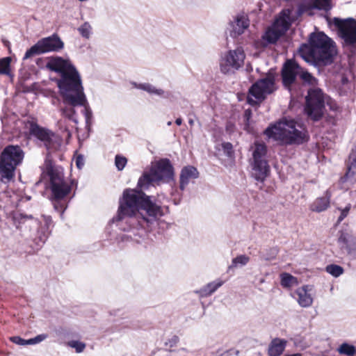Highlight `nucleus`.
Masks as SVG:
<instances>
[{"mask_svg":"<svg viewBox=\"0 0 356 356\" xmlns=\"http://www.w3.org/2000/svg\"><path fill=\"white\" fill-rule=\"evenodd\" d=\"M149 188H126L122 197L120 199L117 214L111 222L122 221L126 217L129 222H138V225L143 227V224L147 226L153 224L165 215L164 209L168 212V207H161L156 197L147 195L143 191Z\"/></svg>","mask_w":356,"mask_h":356,"instance_id":"1","label":"nucleus"},{"mask_svg":"<svg viewBox=\"0 0 356 356\" xmlns=\"http://www.w3.org/2000/svg\"><path fill=\"white\" fill-rule=\"evenodd\" d=\"M47 59L45 67L47 70L60 76L55 81L63 103L72 106H83L87 103L80 74L71 60L59 56H49Z\"/></svg>","mask_w":356,"mask_h":356,"instance_id":"2","label":"nucleus"},{"mask_svg":"<svg viewBox=\"0 0 356 356\" xmlns=\"http://www.w3.org/2000/svg\"><path fill=\"white\" fill-rule=\"evenodd\" d=\"M298 52L306 63L317 68L318 73L332 65L338 54L335 42L323 31L311 33L307 42L302 43Z\"/></svg>","mask_w":356,"mask_h":356,"instance_id":"3","label":"nucleus"},{"mask_svg":"<svg viewBox=\"0 0 356 356\" xmlns=\"http://www.w3.org/2000/svg\"><path fill=\"white\" fill-rule=\"evenodd\" d=\"M44 163L45 172L49 178L48 188L51 191L50 200L54 209L60 212V217H63L69 202L67 196L74 186L77 188L78 182L73 179L67 183L65 179L63 168L61 166H55L48 157L45 159Z\"/></svg>","mask_w":356,"mask_h":356,"instance_id":"4","label":"nucleus"},{"mask_svg":"<svg viewBox=\"0 0 356 356\" xmlns=\"http://www.w3.org/2000/svg\"><path fill=\"white\" fill-rule=\"evenodd\" d=\"M297 126L298 124L296 120L283 117L270 124L264 134L268 138L279 140L286 145H303L309 140L310 137L306 129L299 130Z\"/></svg>","mask_w":356,"mask_h":356,"instance_id":"5","label":"nucleus"},{"mask_svg":"<svg viewBox=\"0 0 356 356\" xmlns=\"http://www.w3.org/2000/svg\"><path fill=\"white\" fill-rule=\"evenodd\" d=\"M175 168L170 160L162 158L151 166L149 171H144L138 180V188H149L152 183L175 182Z\"/></svg>","mask_w":356,"mask_h":356,"instance_id":"6","label":"nucleus"},{"mask_svg":"<svg viewBox=\"0 0 356 356\" xmlns=\"http://www.w3.org/2000/svg\"><path fill=\"white\" fill-rule=\"evenodd\" d=\"M24 157V152L18 145H6L0 154V178L10 181L15 176V171Z\"/></svg>","mask_w":356,"mask_h":356,"instance_id":"7","label":"nucleus"},{"mask_svg":"<svg viewBox=\"0 0 356 356\" xmlns=\"http://www.w3.org/2000/svg\"><path fill=\"white\" fill-rule=\"evenodd\" d=\"M332 24L337 30L338 36L342 40V47L348 53V56L356 54V19L353 17L341 19L334 17Z\"/></svg>","mask_w":356,"mask_h":356,"instance_id":"8","label":"nucleus"},{"mask_svg":"<svg viewBox=\"0 0 356 356\" xmlns=\"http://www.w3.org/2000/svg\"><path fill=\"white\" fill-rule=\"evenodd\" d=\"M325 99L319 88H310L305 97V113L314 122H318L324 115Z\"/></svg>","mask_w":356,"mask_h":356,"instance_id":"9","label":"nucleus"},{"mask_svg":"<svg viewBox=\"0 0 356 356\" xmlns=\"http://www.w3.org/2000/svg\"><path fill=\"white\" fill-rule=\"evenodd\" d=\"M64 46L65 44L60 37L58 33H54L50 36L40 39L29 48L24 55L23 60L49 52H58L64 48Z\"/></svg>","mask_w":356,"mask_h":356,"instance_id":"10","label":"nucleus"},{"mask_svg":"<svg viewBox=\"0 0 356 356\" xmlns=\"http://www.w3.org/2000/svg\"><path fill=\"white\" fill-rule=\"evenodd\" d=\"M275 74L269 71L265 77L259 79L251 85L248 89V95L259 101H264L267 95L272 94L275 90Z\"/></svg>","mask_w":356,"mask_h":356,"instance_id":"11","label":"nucleus"},{"mask_svg":"<svg viewBox=\"0 0 356 356\" xmlns=\"http://www.w3.org/2000/svg\"><path fill=\"white\" fill-rule=\"evenodd\" d=\"M302 70V67L294 58H289L283 63L280 75L282 83L284 88L291 91L297 84V77Z\"/></svg>","mask_w":356,"mask_h":356,"instance_id":"12","label":"nucleus"},{"mask_svg":"<svg viewBox=\"0 0 356 356\" xmlns=\"http://www.w3.org/2000/svg\"><path fill=\"white\" fill-rule=\"evenodd\" d=\"M29 132L31 136L42 142L48 151L54 148V143L53 140L55 136L54 132L46 127L39 125L34 121H29Z\"/></svg>","mask_w":356,"mask_h":356,"instance_id":"13","label":"nucleus"},{"mask_svg":"<svg viewBox=\"0 0 356 356\" xmlns=\"http://www.w3.org/2000/svg\"><path fill=\"white\" fill-rule=\"evenodd\" d=\"M349 163L347 165V170L345 175L340 177L339 184L356 183V146H355L349 154Z\"/></svg>","mask_w":356,"mask_h":356,"instance_id":"14","label":"nucleus"},{"mask_svg":"<svg viewBox=\"0 0 356 356\" xmlns=\"http://www.w3.org/2000/svg\"><path fill=\"white\" fill-rule=\"evenodd\" d=\"M252 177L257 181L263 183L270 175V168L267 160L253 161Z\"/></svg>","mask_w":356,"mask_h":356,"instance_id":"15","label":"nucleus"},{"mask_svg":"<svg viewBox=\"0 0 356 356\" xmlns=\"http://www.w3.org/2000/svg\"><path fill=\"white\" fill-rule=\"evenodd\" d=\"M199 176L200 173L195 166L188 165L183 167L179 176V189L184 191L190 179H197Z\"/></svg>","mask_w":356,"mask_h":356,"instance_id":"16","label":"nucleus"},{"mask_svg":"<svg viewBox=\"0 0 356 356\" xmlns=\"http://www.w3.org/2000/svg\"><path fill=\"white\" fill-rule=\"evenodd\" d=\"M229 26L232 29L229 31V36L236 38L242 35L245 30L249 27V20L243 15H237L234 22H230Z\"/></svg>","mask_w":356,"mask_h":356,"instance_id":"17","label":"nucleus"},{"mask_svg":"<svg viewBox=\"0 0 356 356\" xmlns=\"http://www.w3.org/2000/svg\"><path fill=\"white\" fill-rule=\"evenodd\" d=\"M293 20L291 18L289 10H282L275 19L273 26L281 31L284 35L288 31L292 25Z\"/></svg>","mask_w":356,"mask_h":356,"instance_id":"18","label":"nucleus"},{"mask_svg":"<svg viewBox=\"0 0 356 356\" xmlns=\"http://www.w3.org/2000/svg\"><path fill=\"white\" fill-rule=\"evenodd\" d=\"M131 85L137 89L146 91L149 94L155 95L162 99H169L172 94L170 91H165L161 88H156L155 86L149 83H138L136 82H131Z\"/></svg>","mask_w":356,"mask_h":356,"instance_id":"19","label":"nucleus"},{"mask_svg":"<svg viewBox=\"0 0 356 356\" xmlns=\"http://www.w3.org/2000/svg\"><path fill=\"white\" fill-rule=\"evenodd\" d=\"M245 55L241 50H229L225 55V60L227 65L238 69L241 66V63L243 61Z\"/></svg>","mask_w":356,"mask_h":356,"instance_id":"20","label":"nucleus"},{"mask_svg":"<svg viewBox=\"0 0 356 356\" xmlns=\"http://www.w3.org/2000/svg\"><path fill=\"white\" fill-rule=\"evenodd\" d=\"M286 343V340L284 339H273L268 345V355L269 356H280L285 350Z\"/></svg>","mask_w":356,"mask_h":356,"instance_id":"21","label":"nucleus"},{"mask_svg":"<svg viewBox=\"0 0 356 356\" xmlns=\"http://www.w3.org/2000/svg\"><path fill=\"white\" fill-rule=\"evenodd\" d=\"M282 35L284 34L281 33V31L273 26L268 29L261 37L262 40L265 42L264 47L268 44H275Z\"/></svg>","mask_w":356,"mask_h":356,"instance_id":"22","label":"nucleus"},{"mask_svg":"<svg viewBox=\"0 0 356 356\" xmlns=\"http://www.w3.org/2000/svg\"><path fill=\"white\" fill-rule=\"evenodd\" d=\"M330 192L329 191H326L323 197H318L314 201L312 204L311 209L317 213L325 211L330 207Z\"/></svg>","mask_w":356,"mask_h":356,"instance_id":"23","label":"nucleus"},{"mask_svg":"<svg viewBox=\"0 0 356 356\" xmlns=\"http://www.w3.org/2000/svg\"><path fill=\"white\" fill-rule=\"evenodd\" d=\"M222 284L223 282L221 280L211 282L195 292L198 294L200 298L207 297L213 293Z\"/></svg>","mask_w":356,"mask_h":356,"instance_id":"24","label":"nucleus"},{"mask_svg":"<svg viewBox=\"0 0 356 356\" xmlns=\"http://www.w3.org/2000/svg\"><path fill=\"white\" fill-rule=\"evenodd\" d=\"M254 149L252 152L253 161L266 160L265 159L268 153L267 145L264 143L257 142L254 143Z\"/></svg>","mask_w":356,"mask_h":356,"instance_id":"25","label":"nucleus"},{"mask_svg":"<svg viewBox=\"0 0 356 356\" xmlns=\"http://www.w3.org/2000/svg\"><path fill=\"white\" fill-rule=\"evenodd\" d=\"M298 77L305 85L315 87L318 84V80L312 73L309 72L307 69L302 67Z\"/></svg>","mask_w":356,"mask_h":356,"instance_id":"26","label":"nucleus"},{"mask_svg":"<svg viewBox=\"0 0 356 356\" xmlns=\"http://www.w3.org/2000/svg\"><path fill=\"white\" fill-rule=\"evenodd\" d=\"M307 9L329 11L332 9L331 0H310Z\"/></svg>","mask_w":356,"mask_h":356,"instance_id":"27","label":"nucleus"},{"mask_svg":"<svg viewBox=\"0 0 356 356\" xmlns=\"http://www.w3.org/2000/svg\"><path fill=\"white\" fill-rule=\"evenodd\" d=\"M305 289H298L296 293L298 296V303L302 307H308L312 305L313 298L309 293H307Z\"/></svg>","mask_w":356,"mask_h":356,"instance_id":"28","label":"nucleus"},{"mask_svg":"<svg viewBox=\"0 0 356 356\" xmlns=\"http://www.w3.org/2000/svg\"><path fill=\"white\" fill-rule=\"evenodd\" d=\"M49 234L50 232L46 231L44 227H40L38 230L36 236L33 238V243H35L37 249H40L42 247L47 240Z\"/></svg>","mask_w":356,"mask_h":356,"instance_id":"29","label":"nucleus"},{"mask_svg":"<svg viewBox=\"0 0 356 356\" xmlns=\"http://www.w3.org/2000/svg\"><path fill=\"white\" fill-rule=\"evenodd\" d=\"M337 351L343 355L354 356L356 354V347L348 342L342 343L337 348Z\"/></svg>","mask_w":356,"mask_h":356,"instance_id":"30","label":"nucleus"},{"mask_svg":"<svg viewBox=\"0 0 356 356\" xmlns=\"http://www.w3.org/2000/svg\"><path fill=\"white\" fill-rule=\"evenodd\" d=\"M280 283L284 288H289L298 284V279L289 273H282L280 275Z\"/></svg>","mask_w":356,"mask_h":356,"instance_id":"31","label":"nucleus"},{"mask_svg":"<svg viewBox=\"0 0 356 356\" xmlns=\"http://www.w3.org/2000/svg\"><path fill=\"white\" fill-rule=\"evenodd\" d=\"M10 63L11 58L9 56L0 58V74L13 77V74L10 72Z\"/></svg>","mask_w":356,"mask_h":356,"instance_id":"32","label":"nucleus"},{"mask_svg":"<svg viewBox=\"0 0 356 356\" xmlns=\"http://www.w3.org/2000/svg\"><path fill=\"white\" fill-rule=\"evenodd\" d=\"M250 261V257L245 254H240L234 257L232 261V264L229 266V270L237 267L238 266H245Z\"/></svg>","mask_w":356,"mask_h":356,"instance_id":"33","label":"nucleus"},{"mask_svg":"<svg viewBox=\"0 0 356 356\" xmlns=\"http://www.w3.org/2000/svg\"><path fill=\"white\" fill-rule=\"evenodd\" d=\"M325 271L332 276L338 277L343 273L344 269L338 264H331L325 267Z\"/></svg>","mask_w":356,"mask_h":356,"instance_id":"34","label":"nucleus"},{"mask_svg":"<svg viewBox=\"0 0 356 356\" xmlns=\"http://www.w3.org/2000/svg\"><path fill=\"white\" fill-rule=\"evenodd\" d=\"M75 106H70V107L65 106L61 109L63 115L72 121L75 124H78V119L76 118V112L74 108Z\"/></svg>","mask_w":356,"mask_h":356,"instance_id":"35","label":"nucleus"},{"mask_svg":"<svg viewBox=\"0 0 356 356\" xmlns=\"http://www.w3.org/2000/svg\"><path fill=\"white\" fill-rule=\"evenodd\" d=\"M33 217L32 215H27L22 213H15L13 216V220L17 228L19 227V225L24 223L29 219H33Z\"/></svg>","mask_w":356,"mask_h":356,"instance_id":"36","label":"nucleus"},{"mask_svg":"<svg viewBox=\"0 0 356 356\" xmlns=\"http://www.w3.org/2000/svg\"><path fill=\"white\" fill-rule=\"evenodd\" d=\"M67 346L70 348H74L76 353H81L83 352L86 348V343L79 340H71L67 342Z\"/></svg>","mask_w":356,"mask_h":356,"instance_id":"37","label":"nucleus"},{"mask_svg":"<svg viewBox=\"0 0 356 356\" xmlns=\"http://www.w3.org/2000/svg\"><path fill=\"white\" fill-rule=\"evenodd\" d=\"M352 236L346 230L339 231L338 243L346 245V249L350 245L349 241Z\"/></svg>","mask_w":356,"mask_h":356,"instance_id":"38","label":"nucleus"},{"mask_svg":"<svg viewBox=\"0 0 356 356\" xmlns=\"http://www.w3.org/2000/svg\"><path fill=\"white\" fill-rule=\"evenodd\" d=\"M222 149L226 156L228 158L234 157V151L233 149V145L230 142H223L221 144Z\"/></svg>","mask_w":356,"mask_h":356,"instance_id":"39","label":"nucleus"},{"mask_svg":"<svg viewBox=\"0 0 356 356\" xmlns=\"http://www.w3.org/2000/svg\"><path fill=\"white\" fill-rule=\"evenodd\" d=\"M127 163V159L120 154H117L115 157V165L118 170H122Z\"/></svg>","mask_w":356,"mask_h":356,"instance_id":"40","label":"nucleus"},{"mask_svg":"<svg viewBox=\"0 0 356 356\" xmlns=\"http://www.w3.org/2000/svg\"><path fill=\"white\" fill-rule=\"evenodd\" d=\"M84 109L83 111V113L85 116L86 127H89L91 125V120L92 118V111L90 106H88V103H86L83 106Z\"/></svg>","mask_w":356,"mask_h":356,"instance_id":"41","label":"nucleus"},{"mask_svg":"<svg viewBox=\"0 0 356 356\" xmlns=\"http://www.w3.org/2000/svg\"><path fill=\"white\" fill-rule=\"evenodd\" d=\"M91 26L88 22H84L79 29L78 31L84 38L88 39L90 36Z\"/></svg>","mask_w":356,"mask_h":356,"instance_id":"42","label":"nucleus"},{"mask_svg":"<svg viewBox=\"0 0 356 356\" xmlns=\"http://www.w3.org/2000/svg\"><path fill=\"white\" fill-rule=\"evenodd\" d=\"M350 208H351L350 204H348L343 209L338 208V209L340 210L341 213H340V216L338 217V219L337 221V224H339L341 222H342L343 220V219L345 218H346V216H348V214L350 210Z\"/></svg>","mask_w":356,"mask_h":356,"instance_id":"43","label":"nucleus"},{"mask_svg":"<svg viewBox=\"0 0 356 356\" xmlns=\"http://www.w3.org/2000/svg\"><path fill=\"white\" fill-rule=\"evenodd\" d=\"M48 335L47 334H41L35 336L33 338H31L27 339L28 345H34L39 343L46 339Z\"/></svg>","mask_w":356,"mask_h":356,"instance_id":"44","label":"nucleus"},{"mask_svg":"<svg viewBox=\"0 0 356 356\" xmlns=\"http://www.w3.org/2000/svg\"><path fill=\"white\" fill-rule=\"evenodd\" d=\"M44 225L42 227H44L45 230L51 232V227H54V223L52 220V218L50 216L43 215Z\"/></svg>","mask_w":356,"mask_h":356,"instance_id":"45","label":"nucleus"},{"mask_svg":"<svg viewBox=\"0 0 356 356\" xmlns=\"http://www.w3.org/2000/svg\"><path fill=\"white\" fill-rule=\"evenodd\" d=\"M10 341L19 346H27V339H24L19 336H13L10 338Z\"/></svg>","mask_w":356,"mask_h":356,"instance_id":"46","label":"nucleus"},{"mask_svg":"<svg viewBox=\"0 0 356 356\" xmlns=\"http://www.w3.org/2000/svg\"><path fill=\"white\" fill-rule=\"evenodd\" d=\"M179 337L177 336V335H173L170 339H169L168 340V341H166L165 343V345L166 346H168L170 348H173V347L177 346V345L179 343Z\"/></svg>","mask_w":356,"mask_h":356,"instance_id":"47","label":"nucleus"},{"mask_svg":"<svg viewBox=\"0 0 356 356\" xmlns=\"http://www.w3.org/2000/svg\"><path fill=\"white\" fill-rule=\"evenodd\" d=\"M246 102H247V104H248L251 106H259L260 104L263 101H259V99H252V97L251 95H248L247 97V99H246Z\"/></svg>","mask_w":356,"mask_h":356,"instance_id":"48","label":"nucleus"},{"mask_svg":"<svg viewBox=\"0 0 356 356\" xmlns=\"http://www.w3.org/2000/svg\"><path fill=\"white\" fill-rule=\"evenodd\" d=\"M75 163H76V168L78 169L81 170L83 168V166L84 165V160H83V155L79 154V156H77V157L76 158Z\"/></svg>","mask_w":356,"mask_h":356,"instance_id":"49","label":"nucleus"},{"mask_svg":"<svg viewBox=\"0 0 356 356\" xmlns=\"http://www.w3.org/2000/svg\"><path fill=\"white\" fill-rule=\"evenodd\" d=\"M243 130L249 134L253 132V128L251 127L250 120H243Z\"/></svg>","mask_w":356,"mask_h":356,"instance_id":"50","label":"nucleus"},{"mask_svg":"<svg viewBox=\"0 0 356 356\" xmlns=\"http://www.w3.org/2000/svg\"><path fill=\"white\" fill-rule=\"evenodd\" d=\"M278 253V250L276 248H273L270 249V254L267 255L265 258L266 260H270L276 257Z\"/></svg>","mask_w":356,"mask_h":356,"instance_id":"51","label":"nucleus"},{"mask_svg":"<svg viewBox=\"0 0 356 356\" xmlns=\"http://www.w3.org/2000/svg\"><path fill=\"white\" fill-rule=\"evenodd\" d=\"M347 250L349 254L356 252V238H354L350 243V245H348Z\"/></svg>","mask_w":356,"mask_h":356,"instance_id":"52","label":"nucleus"},{"mask_svg":"<svg viewBox=\"0 0 356 356\" xmlns=\"http://www.w3.org/2000/svg\"><path fill=\"white\" fill-rule=\"evenodd\" d=\"M45 61H44V59L43 58H38L36 59L35 60V64L37 65V66L40 68V69H44V68H46L47 69L45 66L47 65L44 64Z\"/></svg>","mask_w":356,"mask_h":356,"instance_id":"53","label":"nucleus"},{"mask_svg":"<svg viewBox=\"0 0 356 356\" xmlns=\"http://www.w3.org/2000/svg\"><path fill=\"white\" fill-rule=\"evenodd\" d=\"M243 120H251L252 117V111L250 108H247L243 113Z\"/></svg>","mask_w":356,"mask_h":356,"instance_id":"54","label":"nucleus"},{"mask_svg":"<svg viewBox=\"0 0 356 356\" xmlns=\"http://www.w3.org/2000/svg\"><path fill=\"white\" fill-rule=\"evenodd\" d=\"M300 289H305V292L307 293H309V291H311L313 289V286L312 285H309V284H307V285H303L302 287H300Z\"/></svg>","mask_w":356,"mask_h":356,"instance_id":"55","label":"nucleus"},{"mask_svg":"<svg viewBox=\"0 0 356 356\" xmlns=\"http://www.w3.org/2000/svg\"><path fill=\"white\" fill-rule=\"evenodd\" d=\"M341 81L343 85H346L349 82V79L346 76H343Z\"/></svg>","mask_w":356,"mask_h":356,"instance_id":"56","label":"nucleus"},{"mask_svg":"<svg viewBox=\"0 0 356 356\" xmlns=\"http://www.w3.org/2000/svg\"><path fill=\"white\" fill-rule=\"evenodd\" d=\"M175 124L177 126H180L182 124V119L181 118H178L175 120Z\"/></svg>","mask_w":356,"mask_h":356,"instance_id":"57","label":"nucleus"},{"mask_svg":"<svg viewBox=\"0 0 356 356\" xmlns=\"http://www.w3.org/2000/svg\"><path fill=\"white\" fill-rule=\"evenodd\" d=\"M284 356H302V355L300 353H297L293 354H285Z\"/></svg>","mask_w":356,"mask_h":356,"instance_id":"58","label":"nucleus"},{"mask_svg":"<svg viewBox=\"0 0 356 356\" xmlns=\"http://www.w3.org/2000/svg\"><path fill=\"white\" fill-rule=\"evenodd\" d=\"M305 10L302 9L300 7L298 8V15H301L303 12H305Z\"/></svg>","mask_w":356,"mask_h":356,"instance_id":"59","label":"nucleus"},{"mask_svg":"<svg viewBox=\"0 0 356 356\" xmlns=\"http://www.w3.org/2000/svg\"><path fill=\"white\" fill-rule=\"evenodd\" d=\"M220 70H221V72H224V73H225V71L227 70H226V67H224L222 65H220Z\"/></svg>","mask_w":356,"mask_h":356,"instance_id":"60","label":"nucleus"},{"mask_svg":"<svg viewBox=\"0 0 356 356\" xmlns=\"http://www.w3.org/2000/svg\"><path fill=\"white\" fill-rule=\"evenodd\" d=\"M3 42L6 46H8L10 44V42L8 40H3Z\"/></svg>","mask_w":356,"mask_h":356,"instance_id":"61","label":"nucleus"},{"mask_svg":"<svg viewBox=\"0 0 356 356\" xmlns=\"http://www.w3.org/2000/svg\"><path fill=\"white\" fill-rule=\"evenodd\" d=\"M188 123H189L191 125H193V123H194L193 120L190 119V120H188Z\"/></svg>","mask_w":356,"mask_h":356,"instance_id":"62","label":"nucleus"},{"mask_svg":"<svg viewBox=\"0 0 356 356\" xmlns=\"http://www.w3.org/2000/svg\"><path fill=\"white\" fill-rule=\"evenodd\" d=\"M40 182H41V180H39L38 181H37V182L35 183V185H36V186H38V185L40 184Z\"/></svg>","mask_w":356,"mask_h":356,"instance_id":"63","label":"nucleus"},{"mask_svg":"<svg viewBox=\"0 0 356 356\" xmlns=\"http://www.w3.org/2000/svg\"><path fill=\"white\" fill-rule=\"evenodd\" d=\"M167 124H168V126H170L172 124V122L171 121L168 122Z\"/></svg>","mask_w":356,"mask_h":356,"instance_id":"64","label":"nucleus"}]
</instances>
